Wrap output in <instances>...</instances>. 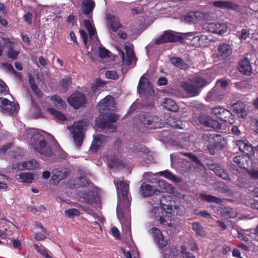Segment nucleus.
I'll return each instance as SVG.
<instances>
[{"mask_svg": "<svg viewBox=\"0 0 258 258\" xmlns=\"http://www.w3.org/2000/svg\"><path fill=\"white\" fill-rule=\"evenodd\" d=\"M98 106L100 113L99 116L96 118V125L101 129L107 128L110 132H115L116 127L113 125V123L118 119V115L106 112L111 111L112 108L115 107L114 98L108 95L99 102Z\"/></svg>", "mask_w": 258, "mask_h": 258, "instance_id": "obj_1", "label": "nucleus"}, {"mask_svg": "<svg viewBox=\"0 0 258 258\" xmlns=\"http://www.w3.org/2000/svg\"><path fill=\"white\" fill-rule=\"evenodd\" d=\"M31 145L35 152L41 155V159L46 160L53 155L49 141L45 132L33 130L31 132Z\"/></svg>", "mask_w": 258, "mask_h": 258, "instance_id": "obj_2", "label": "nucleus"}, {"mask_svg": "<svg viewBox=\"0 0 258 258\" xmlns=\"http://www.w3.org/2000/svg\"><path fill=\"white\" fill-rule=\"evenodd\" d=\"M165 200L166 197H162L160 199V204L161 207H155L152 210V213L153 214L154 218L160 224H164L166 222L164 218L167 214L174 215L175 210H176L178 207L177 206H174L173 207L172 205L164 203V201Z\"/></svg>", "mask_w": 258, "mask_h": 258, "instance_id": "obj_3", "label": "nucleus"}, {"mask_svg": "<svg viewBox=\"0 0 258 258\" xmlns=\"http://www.w3.org/2000/svg\"><path fill=\"white\" fill-rule=\"evenodd\" d=\"M139 120L145 127L149 129H156L164 126L162 119L152 113L142 112L139 115Z\"/></svg>", "mask_w": 258, "mask_h": 258, "instance_id": "obj_4", "label": "nucleus"}, {"mask_svg": "<svg viewBox=\"0 0 258 258\" xmlns=\"http://www.w3.org/2000/svg\"><path fill=\"white\" fill-rule=\"evenodd\" d=\"M226 94V80H219L206 97L207 101H220Z\"/></svg>", "mask_w": 258, "mask_h": 258, "instance_id": "obj_5", "label": "nucleus"}, {"mask_svg": "<svg viewBox=\"0 0 258 258\" xmlns=\"http://www.w3.org/2000/svg\"><path fill=\"white\" fill-rule=\"evenodd\" d=\"M85 125V122L83 120H80L75 122L73 125L72 133L74 143L78 147H80L83 144L85 137L83 132Z\"/></svg>", "mask_w": 258, "mask_h": 258, "instance_id": "obj_6", "label": "nucleus"}, {"mask_svg": "<svg viewBox=\"0 0 258 258\" xmlns=\"http://www.w3.org/2000/svg\"><path fill=\"white\" fill-rule=\"evenodd\" d=\"M183 37L177 35L176 32L171 30L165 31L163 34L158 37L155 41V43L157 45L167 42H182Z\"/></svg>", "mask_w": 258, "mask_h": 258, "instance_id": "obj_7", "label": "nucleus"}, {"mask_svg": "<svg viewBox=\"0 0 258 258\" xmlns=\"http://www.w3.org/2000/svg\"><path fill=\"white\" fill-rule=\"evenodd\" d=\"M68 102L73 108L78 109L87 104V99L83 93L76 91L68 98Z\"/></svg>", "mask_w": 258, "mask_h": 258, "instance_id": "obj_8", "label": "nucleus"}, {"mask_svg": "<svg viewBox=\"0 0 258 258\" xmlns=\"http://www.w3.org/2000/svg\"><path fill=\"white\" fill-rule=\"evenodd\" d=\"M197 120L200 124L208 130L219 129L221 127V124L219 121L207 114H201L198 116Z\"/></svg>", "mask_w": 258, "mask_h": 258, "instance_id": "obj_9", "label": "nucleus"}, {"mask_svg": "<svg viewBox=\"0 0 258 258\" xmlns=\"http://www.w3.org/2000/svg\"><path fill=\"white\" fill-rule=\"evenodd\" d=\"M114 183L115 184L118 193L121 196L124 204H128L131 202L128 197V183L123 180L117 181L116 180H114Z\"/></svg>", "mask_w": 258, "mask_h": 258, "instance_id": "obj_10", "label": "nucleus"}, {"mask_svg": "<svg viewBox=\"0 0 258 258\" xmlns=\"http://www.w3.org/2000/svg\"><path fill=\"white\" fill-rule=\"evenodd\" d=\"M137 89L140 95H151V93L154 92L151 83L144 76L140 79Z\"/></svg>", "mask_w": 258, "mask_h": 258, "instance_id": "obj_11", "label": "nucleus"}, {"mask_svg": "<svg viewBox=\"0 0 258 258\" xmlns=\"http://www.w3.org/2000/svg\"><path fill=\"white\" fill-rule=\"evenodd\" d=\"M70 170L68 169L59 170L54 169L52 171V176L51 179V183L55 185L59 183V181L68 177L70 174Z\"/></svg>", "mask_w": 258, "mask_h": 258, "instance_id": "obj_12", "label": "nucleus"}, {"mask_svg": "<svg viewBox=\"0 0 258 258\" xmlns=\"http://www.w3.org/2000/svg\"><path fill=\"white\" fill-rule=\"evenodd\" d=\"M251 55L247 54L244 58L241 60L239 63L238 70L243 74L247 76H250L252 73V68L251 66Z\"/></svg>", "mask_w": 258, "mask_h": 258, "instance_id": "obj_13", "label": "nucleus"}, {"mask_svg": "<svg viewBox=\"0 0 258 258\" xmlns=\"http://www.w3.org/2000/svg\"><path fill=\"white\" fill-rule=\"evenodd\" d=\"M125 50L126 58H125V54L123 51L120 50L119 51L122 61L126 65L130 66L134 60L136 59L134 51L131 47L125 45L124 47Z\"/></svg>", "mask_w": 258, "mask_h": 258, "instance_id": "obj_14", "label": "nucleus"}, {"mask_svg": "<svg viewBox=\"0 0 258 258\" xmlns=\"http://www.w3.org/2000/svg\"><path fill=\"white\" fill-rule=\"evenodd\" d=\"M150 232L153 234L154 240L158 243L159 246L162 248L167 244V240L163 237L160 230L156 227L150 229Z\"/></svg>", "mask_w": 258, "mask_h": 258, "instance_id": "obj_15", "label": "nucleus"}, {"mask_svg": "<svg viewBox=\"0 0 258 258\" xmlns=\"http://www.w3.org/2000/svg\"><path fill=\"white\" fill-rule=\"evenodd\" d=\"M236 146L241 152L245 154V157L250 158V156L253 155L254 154V151L251 145L244 141L239 140L237 141Z\"/></svg>", "mask_w": 258, "mask_h": 258, "instance_id": "obj_16", "label": "nucleus"}, {"mask_svg": "<svg viewBox=\"0 0 258 258\" xmlns=\"http://www.w3.org/2000/svg\"><path fill=\"white\" fill-rule=\"evenodd\" d=\"M209 17L207 13H203L200 11L190 12L185 16V19L188 22H194L202 19H207Z\"/></svg>", "mask_w": 258, "mask_h": 258, "instance_id": "obj_17", "label": "nucleus"}, {"mask_svg": "<svg viewBox=\"0 0 258 258\" xmlns=\"http://www.w3.org/2000/svg\"><path fill=\"white\" fill-rule=\"evenodd\" d=\"M107 20L109 28L113 32H116L122 26L119 18L116 16L108 14L107 15Z\"/></svg>", "mask_w": 258, "mask_h": 258, "instance_id": "obj_18", "label": "nucleus"}, {"mask_svg": "<svg viewBox=\"0 0 258 258\" xmlns=\"http://www.w3.org/2000/svg\"><path fill=\"white\" fill-rule=\"evenodd\" d=\"M82 202L89 205L93 204L97 200V196L92 190L82 192L80 195Z\"/></svg>", "mask_w": 258, "mask_h": 258, "instance_id": "obj_19", "label": "nucleus"}, {"mask_svg": "<svg viewBox=\"0 0 258 258\" xmlns=\"http://www.w3.org/2000/svg\"><path fill=\"white\" fill-rule=\"evenodd\" d=\"M203 139L210 144L215 143L217 142H222L224 138L219 135L214 133H204L202 136Z\"/></svg>", "mask_w": 258, "mask_h": 258, "instance_id": "obj_20", "label": "nucleus"}, {"mask_svg": "<svg viewBox=\"0 0 258 258\" xmlns=\"http://www.w3.org/2000/svg\"><path fill=\"white\" fill-rule=\"evenodd\" d=\"M139 192L142 197L146 198L153 195L155 191L152 185L144 182L140 187Z\"/></svg>", "mask_w": 258, "mask_h": 258, "instance_id": "obj_21", "label": "nucleus"}, {"mask_svg": "<svg viewBox=\"0 0 258 258\" xmlns=\"http://www.w3.org/2000/svg\"><path fill=\"white\" fill-rule=\"evenodd\" d=\"M95 6L93 0H83L82 2V9L83 13L89 15L93 10Z\"/></svg>", "mask_w": 258, "mask_h": 258, "instance_id": "obj_22", "label": "nucleus"}, {"mask_svg": "<svg viewBox=\"0 0 258 258\" xmlns=\"http://www.w3.org/2000/svg\"><path fill=\"white\" fill-rule=\"evenodd\" d=\"M232 108L238 117L244 118L246 115L244 103L241 102L235 103L232 105Z\"/></svg>", "mask_w": 258, "mask_h": 258, "instance_id": "obj_23", "label": "nucleus"}, {"mask_svg": "<svg viewBox=\"0 0 258 258\" xmlns=\"http://www.w3.org/2000/svg\"><path fill=\"white\" fill-rule=\"evenodd\" d=\"M17 179L21 182L31 183L34 180V174L32 173L22 172L17 175Z\"/></svg>", "mask_w": 258, "mask_h": 258, "instance_id": "obj_24", "label": "nucleus"}, {"mask_svg": "<svg viewBox=\"0 0 258 258\" xmlns=\"http://www.w3.org/2000/svg\"><path fill=\"white\" fill-rule=\"evenodd\" d=\"M185 91L191 96H196L198 95L201 91L197 86L192 82L191 83H185L184 85Z\"/></svg>", "mask_w": 258, "mask_h": 258, "instance_id": "obj_25", "label": "nucleus"}, {"mask_svg": "<svg viewBox=\"0 0 258 258\" xmlns=\"http://www.w3.org/2000/svg\"><path fill=\"white\" fill-rule=\"evenodd\" d=\"M170 62L176 68L186 70L188 68V64L181 58L172 57L170 58Z\"/></svg>", "mask_w": 258, "mask_h": 258, "instance_id": "obj_26", "label": "nucleus"}, {"mask_svg": "<svg viewBox=\"0 0 258 258\" xmlns=\"http://www.w3.org/2000/svg\"><path fill=\"white\" fill-rule=\"evenodd\" d=\"M209 28L211 32L219 35H222L225 32V25L220 23H210Z\"/></svg>", "mask_w": 258, "mask_h": 258, "instance_id": "obj_27", "label": "nucleus"}, {"mask_svg": "<svg viewBox=\"0 0 258 258\" xmlns=\"http://www.w3.org/2000/svg\"><path fill=\"white\" fill-rule=\"evenodd\" d=\"M106 137L102 135H97L94 137L93 142L91 148L92 151H97L103 142L106 139Z\"/></svg>", "mask_w": 258, "mask_h": 258, "instance_id": "obj_28", "label": "nucleus"}, {"mask_svg": "<svg viewBox=\"0 0 258 258\" xmlns=\"http://www.w3.org/2000/svg\"><path fill=\"white\" fill-rule=\"evenodd\" d=\"M233 161L239 167L246 169L247 166L244 162H250V159L248 157L237 156L233 158Z\"/></svg>", "mask_w": 258, "mask_h": 258, "instance_id": "obj_29", "label": "nucleus"}, {"mask_svg": "<svg viewBox=\"0 0 258 258\" xmlns=\"http://www.w3.org/2000/svg\"><path fill=\"white\" fill-rule=\"evenodd\" d=\"M163 107L166 109L172 111L176 112L178 110V106L175 102L170 98H165L163 101Z\"/></svg>", "mask_w": 258, "mask_h": 258, "instance_id": "obj_30", "label": "nucleus"}, {"mask_svg": "<svg viewBox=\"0 0 258 258\" xmlns=\"http://www.w3.org/2000/svg\"><path fill=\"white\" fill-rule=\"evenodd\" d=\"M209 168L210 170L213 171L217 176L226 179V172L220 166L212 164L209 165Z\"/></svg>", "mask_w": 258, "mask_h": 258, "instance_id": "obj_31", "label": "nucleus"}, {"mask_svg": "<svg viewBox=\"0 0 258 258\" xmlns=\"http://www.w3.org/2000/svg\"><path fill=\"white\" fill-rule=\"evenodd\" d=\"M108 163L110 168L124 167L125 166L123 162L116 156H113L112 158L109 159Z\"/></svg>", "mask_w": 258, "mask_h": 258, "instance_id": "obj_32", "label": "nucleus"}, {"mask_svg": "<svg viewBox=\"0 0 258 258\" xmlns=\"http://www.w3.org/2000/svg\"><path fill=\"white\" fill-rule=\"evenodd\" d=\"M226 109L220 106L216 107L213 109V113L217 116V118L221 121H226L225 114Z\"/></svg>", "mask_w": 258, "mask_h": 258, "instance_id": "obj_33", "label": "nucleus"}, {"mask_svg": "<svg viewBox=\"0 0 258 258\" xmlns=\"http://www.w3.org/2000/svg\"><path fill=\"white\" fill-rule=\"evenodd\" d=\"M51 100L53 102L54 104L56 107L64 108L67 106L66 102L57 95H53L51 97Z\"/></svg>", "mask_w": 258, "mask_h": 258, "instance_id": "obj_34", "label": "nucleus"}, {"mask_svg": "<svg viewBox=\"0 0 258 258\" xmlns=\"http://www.w3.org/2000/svg\"><path fill=\"white\" fill-rule=\"evenodd\" d=\"M48 112L59 120L63 121L67 120L66 116L61 112L55 110L53 108H47Z\"/></svg>", "mask_w": 258, "mask_h": 258, "instance_id": "obj_35", "label": "nucleus"}, {"mask_svg": "<svg viewBox=\"0 0 258 258\" xmlns=\"http://www.w3.org/2000/svg\"><path fill=\"white\" fill-rule=\"evenodd\" d=\"M192 229L195 231L197 235L200 236H205L206 235V232L204 228L199 222H195L192 224Z\"/></svg>", "mask_w": 258, "mask_h": 258, "instance_id": "obj_36", "label": "nucleus"}, {"mask_svg": "<svg viewBox=\"0 0 258 258\" xmlns=\"http://www.w3.org/2000/svg\"><path fill=\"white\" fill-rule=\"evenodd\" d=\"M216 58L219 60L226 59V44H221L219 45Z\"/></svg>", "mask_w": 258, "mask_h": 258, "instance_id": "obj_37", "label": "nucleus"}, {"mask_svg": "<svg viewBox=\"0 0 258 258\" xmlns=\"http://www.w3.org/2000/svg\"><path fill=\"white\" fill-rule=\"evenodd\" d=\"M192 82L196 85V86H197L199 90H201L202 88L208 84V82L205 79L200 76L195 77Z\"/></svg>", "mask_w": 258, "mask_h": 258, "instance_id": "obj_38", "label": "nucleus"}, {"mask_svg": "<svg viewBox=\"0 0 258 258\" xmlns=\"http://www.w3.org/2000/svg\"><path fill=\"white\" fill-rule=\"evenodd\" d=\"M200 198L202 201H205L209 203L213 202L219 203L221 201L220 199L217 197L205 194H201Z\"/></svg>", "mask_w": 258, "mask_h": 258, "instance_id": "obj_39", "label": "nucleus"}, {"mask_svg": "<svg viewBox=\"0 0 258 258\" xmlns=\"http://www.w3.org/2000/svg\"><path fill=\"white\" fill-rule=\"evenodd\" d=\"M83 23L85 28L88 31L89 36L91 38L96 34L95 28L93 27L89 20L85 19L83 21Z\"/></svg>", "mask_w": 258, "mask_h": 258, "instance_id": "obj_40", "label": "nucleus"}, {"mask_svg": "<svg viewBox=\"0 0 258 258\" xmlns=\"http://www.w3.org/2000/svg\"><path fill=\"white\" fill-rule=\"evenodd\" d=\"M24 162L26 166V169L27 170L36 169L39 168L40 166L39 163L35 159H31Z\"/></svg>", "mask_w": 258, "mask_h": 258, "instance_id": "obj_41", "label": "nucleus"}, {"mask_svg": "<svg viewBox=\"0 0 258 258\" xmlns=\"http://www.w3.org/2000/svg\"><path fill=\"white\" fill-rule=\"evenodd\" d=\"M34 248L38 253L44 256L45 258H52L49 254L48 250L44 246H40L37 244H35Z\"/></svg>", "mask_w": 258, "mask_h": 258, "instance_id": "obj_42", "label": "nucleus"}, {"mask_svg": "<svg viewBox=\"0 0 258 258\" xmlns=\"http://www.w3.org/2000/svg\"><path fill=\"white\" fill-rule=\"evenodd\" d=\"M17 106H19L18 104L16 105L13 102H11V103L9 104L6 107L3 108V110L4 112L7 113L9 114H13L17 111Z\"/></svg>", "mask_w": 258, "mask_h": 258, "instance_id": "obj_43", "label": "nucleus"}, {"mask_svg": "<svg viewBox=\"0 0 258 258\" xmlns=\"http://www.w3.org/2000/svg\"><path fill=\"white\" fill-rule=\"evenodd\" d=\"M222 147L221 142L210 144L207 146V149L210 154L212 155L215 154V150Z\"/></svg>", "mask_w": 258, "mask_h": 258, "instance_id": "obj_44", "label": "nucleus"}, {"mask_svg": "<svg viewBox=\"0 0 258 258\" xmlns=\"http://www.w3.org/2000/svg\"><path fill=\"white\" fill-rule=\"evenodd\" d=\"M71 84L72 78L68 76H66L59 82L60 86L64 89H68V87L70 86Z\"/></svg>", "mask_w": 258, "mask_h": 258, "instance_id": "obj_45", "label": "nucleus"}, {"mask_svg": "<svg viewBox=\"0 0 258 258\" xmlns=\"http://www.w3.org/2000/svg\"><path fill=\"white\" fill-rule=\"evenodd\" d=\"M159 174L160 175L162 176L173 181H176V176L174 174H173L171 172L168 170L160 171L159 172Z\"/></svg>", "mask_w": 258, "mask_h": 258, "instance_id": "obj_46", "label": "nucleus"}, {"mask_svg": "<svg viewBox=\"0 0 258 258\" xmlns=\"http://www.w3.org/2000/svg\"><path fill=\"white\" fill-rule=\"evenodd\" d=\"M66 215L69 218H73L74 216H79L81 214L80 211L77 209H70L65 211Z\"/></svg>", "mask_w": 258, "mask_h": 258, "instance_id": "obj_47", "label": "nucleus"}, {"mask_svg": "<svg viewBox=\"0 0 258 258\" xmlns=\"http://www.w3.org/2000/svg\"><path fill=\"white\" fill-rule=\"evenodd\" d=\"M180 253L182 254L183 258H196L192 253L187 251V248L185 245L181 246Z\"/></svg>", "mask_w": 258, "mask_h": 258, "instance_id": "obj_48", "label": "nucleus"}, {"mask_svg": "<svg viewBox=\"0 0 258 258\" xmlns=\"http://www.w3.org/2000/svg\"><path fill=\"white\" fill-rule=\"evenodd\" d=\"M180 154L188 157V158L189 159H190L194 163H195L197 164H200V161L195 155H193L192 154L190 153H185V152H180Z\"/></svg>", "mask_w": 258, "mask_h": 258, "instance_id": "obj_49", "label": "nucleus"}, {"mask_svg": "<svg viewBox=\"0 0 258 258\" xmlns=\"http://www.w3.org/2000/svg\"><path fill=\"white\" fill-rule=\"evenodd\" d=\"M180 154L188 157V158L189 159H190L194 163H195L197 164H200V161L195 155H193L192 154L190 153H185V152H180Z\"/></svg>", "mask_w": 258, "mask_h": 258, "instance_id": "obj_50", "label": "nucleus"}, {"mask_svg": "<svg viewBox=\"0 0 258 258\" xmlns=\"http://www.w3.org/2000/svg\"><path fill=\"white\" fill-rule=\"evenodd\" d=\"M110 51L103 46H99L98 50V55L101 58L109 56Z\"/></svg>", "mask_w": 258, "mask_h": 258, "instance_id": "obj_51", "label": "nucleus"}, {"mask_svg": "<svg viewBox=\"0 0 258 258\" xmlns=\"http://www.w3.org/2000/svg\"><path fill=\"white\" fill-rule=\"evenodd\" d=\"M106 78L113 80H117L119 76L115 71H107L105 74Z\"/></svg>", "mask_w": 258, "mask_h": 258, "instance_id": "obj_52", "label": "nucleus"}, {"mask_svg": "<svg viewBox=\"0 0 258 258\" xmlns=\"http://www.w3.org/2000/svg\"><path fill=\"white\" fill-rule=\"evenodd\" d=\"M172 119L173 118L171 117H169L167 119L168 122L172 127H173L175 128H182L181 124V122L179 120L176 122H171Z\"/></svg>", "mask_w": 258, "mask_h": 258, "instance_id": "obj_53", "label": "nucleus"}, {"mask_svg": "<svg viewBox=\"0 0 258 258\" xmlns=\"http://www.w3.org/2000/svg\"><path fill=\"white\" fill-rule=\"evenodd\" d=\"M19 52L14 49L11 48L8 52V56L9 58L14 60L17 59L18 58Z\"/></svg>", "mask_w": 258, "mask_h": 258, "instance_id": "obj_54", "label": "nucleus"}, {"mask_svg": "<svg viewBox=\"0 0 258 258\" xmlns=\"http://www.w3.org/2000/svg\"><path fill=\"white\" fill-rule=\"evenodd\" d=\"M12 168L13 169L18 170H23L26 169L25 162H24L23 163H17L13 164L12 165Z\"/></svg>", "mask_w": 258, "mask_h": 258, "instance_id": "obj_55", "label": "nucleus"}, {"mask_svg": "<svg viewBox=\"0 0 258 258\" xmlns=\"http://www.w3.org/2000/svg\"><path fill=\"white\" fill-rule=\"evenodd\" d=\"M237 212L231 208H227V217L234 218L237 216Z\"/></svg>", "mask_w": 258, "mask_h": 258, "instance_id": "obj_56", "label": "nucleus"}, {"mask_svg": "<svg viewBox=\"0 0 258 258\" xmlns=\"http://www.w3.org/2000/svg\"><path fill=\"white\" fill-rule=\"evenodd\" d=\"M235 85L237 88L239 89H244L248 87V83L247 81L244 80L239 82H236L235 83Z\"/></svg>", "mask_w": 258, "mask_h": 258, "instance_id": "obj_57", "label": "nucleus"}, {"mask_svg": "<svg viewBox=\"0 0 258 258\" xmlns=\"http://www.w3.org/2000/svg\"><path fill=\"white\" fill-rule=\"evenodd\" d=\"M213 5L215 7L225 8H226V1H214L213 2Z\"/></svg>", "mask_w": 258, "mask_h": 258, "instance_id": "obj_58", "label": "nucleus"}, {"mask_svg": "<svg viewBox=\"0 0 258 258\" xmlns=\"http://www.w3.org/2000/svg\"><path fill=\"white\" fill-rule=\"evenodd\" d=\"M191 40H195L197 42H199L201 40V45H203L204 44L203 42H204V41L207 40V37L206 36L200 35L194 36Z\"/></svg>", "mask_w": 258, "mask_h": 258, "instance_id": "obj_59", "label": "nucleus"}, {"mask_svg": "<svg viewBox=\"0 0 258 258\" xmlns=\"http://www.w3.org/2000/svg\"><path fill=\"white\" fill-rule=\"evenodd\" d=\"M247 173L252 178L258 179V170L252 169L248 170Z\"/></svg>", "mask_w": 258, "mask_h": 258, "instance_id": "obj_60", "label": "nucleus"}, {"mask_svg": "<svg viewBox=\"0 0 258 258\" xmlns=\"http://www.w3.org/2000/svg\"><path fill=\"white\" fill-rule=\"evenodd\" d=\"M238 7V6L234 3L227 2V9L231 10H237Z\"/></svg>", "mask_w": 258, "mask_h": 258, "instance_id": "obj_61", "label": "nucleus"}, {"mask_svg": "<svg viewBox=\"0 0 258 258\" xmlns=\"http://www.w3.org/2000/svg\"><path fill=\"white\" fill-rule=\"evenodd\" d=\"M80 35L83 40L84 44L86 45L88 41V35L86 31L84 30H80Z\"/></svg>", "mask_w": 258, "mask_h": 258, "instance_id": "obj_62", "label": "nucleus"}, {"mask_svg": "<svg viewBox=\"0 0 258 258\" xmlns=\"http://www.w3.org/2000/svg\"><path fill=\"white\" fill-rule=\"evenodd\" d=\"M168 81L166 78L164 77H160L157 81V84L158 86H164L167 85Z\"/></svg>", "mask_w": 258, "mask_h": 258, "instance_id": "obj_63", "label": "nucleus"}, {"mask_svg": "<svg viewBox=\"0 0 258 258\" xmlns=\"http://www.w3.org/2000/svg\"><path fill=\"white\" fill-rule=\"evenodd\" d=\"M33 14L30 12H28L24 15V20L31 24L32 21Z\"/></svg>", "mask_w": 258, "mask_h": 258, "instance_id": "obj_64", "label": "nucleus"}]
</instances>
